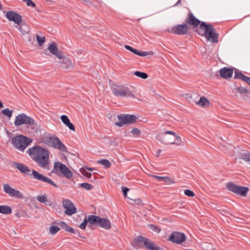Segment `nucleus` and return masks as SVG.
Masks as SVG:
<instances>
[{
    "mask_svg": "<svg viewBox=\"0 0 250 250\" xmlns=\"http://www.w3.org/2000/svg\"><path fill=\"white\" fill-rule=\"evenodd\" d=\"M62 207L65 209V214L71 216L77 212V209L74 204L69 199H63Z\"/></svg>",
    "mask_w": 250,
    "mask_h": 250,
    "instance_id": "13",
    "label": "nucleus"
},
{
    "mask_svg": "<svg viewBox=\"0 0 250 250\" xmlns=\"http://www.w3.org/2000/svg\"><path fill=\"white\" fill-rule=\"evenodd\" d=\"M153 54V52L152 51L150 52H146V51H138L137 55L140 56H146L147 55H152Z\"/></svg>",
    "mask_w": 250,
    "mask_h": 250,
    "instance_id": "41",
    "label": "nucleus"
},
{
    "mask_svg": "<svg viewBox=\"0 0 250 250\" xmlns=\"http://www.w3.org/2000/svg\"><path fill=\"white\" fill-rule=\"evenodd\" d=\"M236 91L240 93H245L248 92L247 89L243 87H238L236 88Z\"/></svg>",
    "mask_w": 250,
    "mask_h": 250,
    "instance_id": "49",
    "label": "nucleus"
},
{
    "mask_svg": "<svg viewBox=\"0 0 250 250\" xmlns=\"http://www.w3.org/2000/svg\"><path fill=\"white\" fill-rule=\"evenodd\" d=\"M67 231L70 232H71L72 233H73L74 234H76L78 232V230H75L74 229H73V228H72L70 227H69V228H68V229Z\"/></svg>",
    "mask_w": 250,
    "mask_h": 250,
    "instance_id": "54",
    "label": "nucleus"
},
{
    "mask_svg": "<svg viewBox=\"0 0 250 250\" xmlns=\"http://www.w3.org/2000/svg\"><path fill=\"white\" fill-rule=\"evenodd\" d=\"M227 188L229 191L243 197H246L249 191L248 187L237 186L233 183H228Z\"/></svg>",
    "mask_w": 250,
    "mask_h": 250,
    "instance_id": "10",
    "label": "nucleus"
},
{
    "mask_svg": "<svg viewBox=\"0 0 250 250\" xmlns=\"http://www.w3.org/2000/svg\"><path fill=\"white\" fill-rule=\"evenodd\" d=\"M53 170L54 172L57 173L59 171L65 178L70 179L73 176V173L64 165L60 162H55Z\"/></svg>",
    "mask_w": 250,
    "mask_h": 250,
    "instance_id": "12",
    "label": "nucleus"
},
{
    "mask_svg": "<svg viewBox=\"0 0 250 250\" xmlns=\"http://www.w3.org/2000/svg\"><path fill=\"white\" fill-rule=\"evenodd\" d=\"M6 18L10 21H13L16 24L21 22V16L18 13L14 11H8L5 15Z\"/></svg>",
    "mask_w": 250,
    "mask_h": 250,
    "instance_id": "20",
    "label": "nucleus"
},
{
    "mask_svg": "<svg viewBox=\"0 0 250 250\" xmlns=\"http://www.w3.org/2000/svg\"><path fill=\"white\" fill-rule=\"evenodd\" d=\"M37 40L38 42V44L40 46H41L43 44L44 40H45V37H41L39 35H37Z\"/></svg>",
    "mask_w": 250,
    "mask_h": 250,
    "instance_id": "42",
    "label": "nucleus"
},
{
    "mask_svg": "<svg viewBox=\"0 0 250 250\" xmlns=\"http://www.w3.org/2000/svg\"><path fill=\"white\" fill-rule=\"evenodd\" d=\"M45 143L48 146L62 152H67V149L62 141L57 136H50L46 138Z\"/></svg>",
    "mask_w": 250,
    "mask_h": 250,
    "instance_id": "5",
    "label": "nucleus"
},
{
    "mask_svg": "<svg viewBox=\"0 0 250 250\" xmlns=\"http://www.w3.org/2000/svg\"><path fill=\"white\" fill-rule=\"evenodd\" d=\"M161 151H161V149H159V150H158V151H157V154H156V156H157V157H158V156L160 155V153H161Z\"/></svg>",
    "mask_w": 250,
    "mask_h": 250,
    "instance_id": "55",
    "label": "nucleus"
},
{
    "mask_svg": "<svg viewBox=\"0 0 250 250\" xmlns=\"http://www.w3.org/2000/svg\"><path fill=\"white\" fill-rule=\"evenodd\" d=\"M4 191L9 195L11 197H14L18 198H23L22 193L18 190L12 188L8 184L3 185Z\"/></svg>",
    "mask_w": 250,
    "mask_h": 250,
    "instance_id": "19",
    "label": "nucleus"
},
{
    "mask_svg": "<svg viewBox=\"0 0 250 250\" xmlns=\"http://www.w3.org/2000/svg\"><path fill=\"white\" fill-rule=\"evenodd\" d=\"M81 187L86 190H91L93 188V186L88 183H83L81 184Z\"/></svg>",
    "mask_w": 250,
    "mask_h": 250,
    "instance_id": "40",
    "label": "nucleus"
},
{
    "mask_svg": "<svg viewBox=\"0 0 250 250\" xmlns=\"http://www.w3.org/2000/svg\"><path fill=\"white\" fill-rule=\"evenodd\" d=\"M118 118L119 122L115 123V125L119 127L128 124H133L137 121V117L135 115L130 114L119 115Z\"/></svg>",
    "mask_w": 250,
    "mask_h": 250,
    "instance_id": "11",
    "label": "nucleus"
},
{
    "mask_svg": "<svg viewBox=\"0 0 250 250\" xmlns=\"http://www.w3.org/2000/svg\"><path fill=\"white\" fill-rule=\"evenodd\" d=\"M61 119L62 123L67 126L69 129L72 131H74L75 130V127L73 124H72L68 117L66 115H62L61 116Z\"/></svg>",
    "mask_w": 250,
    "mask_h": 250,
    "instance_id": "26",
    "label": "nucleus"
},
{
    "mask_svg": "<svg viewBox=\"0 0 250 250\" xmlns=\"http://www.w3.org/2000/svg\"><path fill=\"white\" fill-rule=\"evenodd\" d=\"M134 75L138 77H140L143 79H146L148 77V75L146 73L136 71L134 72Z\"/></svg>",
    "mask_w": 250,
    "mask_h": 250,
    "instance_id": "38",
    "label": "nucleus"
},
{
    "mask_svg": "<svg viewBox=\"0 0 250 250\" xmlns=\"http://www.w3.org/2000/svg\"><path fill=\"white\" fill-rule=\"evenodd\" d=\"M234 78L240 79L247 83L249 85H250V77L245 76L239 70H236L235 71Z\"/></svg>",
    "mask_w": 250,
    "mask_h": 250,
    "instance_id": "24",
    "label": "nucleus"
},
{
    "mask_svg": "<svg viewBox=\"0 0 250 250\" xmlns=\"http://www.w3.org/2000/svg\"><path fill=\"white\" fill-rule=\"evenodd\" d=\"M161 142L166 145L173 144L177 140L180 141L181 138L172 131H166L161 133Z\"/></svg>",
    "mask_w": 250,
    "mask_h": 250,
    "instance_id": "8",
    "label": "nucleus"
},
{
    "mask_svg": "<svg viewBox=\"0 0 250 250\" xmlns=\"http://www.w3.org/2000/svg\"><path fill=\"white\" fill-rule=\"evenodd\" d=\"M131 133L134 136H138L140 134L141 130L136 127H134L132 129Z\"/></svg>",
    "mask_w": 250,
    "mask_h": 250,
    "instance_id": "45",
    "label": "nucleus"
},
{
    "mask_svg": "<svg viewBox=\"0 0 250 250\" xmlns=\"http://www.w3.org/2000/svg\"><path fill=\"white\" fill-rule=\"evenodd\" d=\"M24 2H25L26 5L28 6H32L35 7L36 6L35 3L32 0H23Z\"/></svg>",
    "mask_w": 250,
    "mask_h": 250,
    "instance_id": "48",
    "label": "nucleus"
},
{
    "mask_svg": "<svg viewBox=\"0 0 250 250\" xmlns=\"http://www.w3.org/2000/svg\"><path fill=\"white\" fill-rule=\"evenodd\" d=\"M131 246L136 250L145 248L147 250H160V247L155 245L149 239L138 236L134 238L131 242Z\"/></svg>",
    "mask_w": 250,
    "mask_h": 250,
    "instance_id": "3",
    "label": "nucleus"
},
{
    "mask_svg": "<svg viewBox=\"0 0 250 250\" xmlns=\"http://www.w3.org/2000/svg\"><path fill=\"white\" fill-rule=\"evenodd\" d=\"M150 228L152 230L158 233L160 232L161 231V229L154 225H150Z\"/></svg>",
    "mask_w": 250,
    "mask_h": 250,
    "instance_id": "51",
    "label": "nucleus"
},
{
    "mask_svg": "<svg viewBox=\"0 0 250 250\" xmlns=\"http://www.w3.org/2000/svg\"><path fill=\"white\" fill-rule=\"evenodd\" d=\"M36 199L39 202L44 203L46 206L51 207L53 205L52 202L49 200L45 195H38L36 197Z\"/></svg>",
    "mask_w": 250,
    "mask_h": 250,
    "instance_id": "28",
    "label": "nucleus"
},
{
    "mask_svg": "<svg viewBox=\"0 0 250 250\" xmlns=\"http://www.w3.org/2000/svg\"><path fill=\"white\" fill-rule=\"evenodd\" d=\"M100 218L98 216L90 215L88 217V220L91 225H98Z\"/></svg>",
    "mask_w": 250,
    "mask_h": 250,
    "instance_id": "29",
    "label": "nucleus"
},
{
    "mask_svg": "<svg viewBox=\"0 0 250 250\" xmlns=\"http://www.w3.org/2000/svg\"><path fill=\"white\" fill-rule=\"evenodd\" d=\"M240 158L247 162H250V153L247 151L240 154Z\"/></svg>",
    "mask_w": 250,
    "mask_h": 250,
    "instance_id": "36",
    "label": "nucleus"
},
{
    "mask_svg": "<svg viewBox=\"0 0 250 250\" xmlns=\"http://www.w3.org/2000/svg\"><path fill=\"white\" fill-rule=\"evenodd\" d=\"M14 27L17 28L21 34L23 35L29 32V28L28 26L25 23L21 22L14 25Z\"/></svg>",
    "mask_w": 250,
    "mask_h": 250,
    "instance_id": "25",
    "label": "nucleus"
},
{
    "mask_svg": "<svg viewBox=\"0 0 250 250\" xmlns=\"http://www.w3.org/2000/svg\"><path fill=\"white\" fill-rule=\"evenodd\" d=\"M81 173L85 177L87 178H90L91 177V173L87 172L86 170H85V169H83V171L81 170Z\"/></svg>",
    "mask_w": 250,
    "mask_h": 250,
    "instance_id": "52",
    "label": "nucleus"
},
{
    "mask_svg": "<svg viewBox=\"0 0 250 250\" xmlns=\"http://www.w3.org/2000/svg\"><path fill=\"white\" fill-rule=\"evenodd\" d=\"M27 153L39 167L43 169H49L50 161L49 151L47 149L36 145L29 148Z\"/></svg>",
    "mask_w": 250,
    "mask_h": 250,
    "instance_id": "1",
    "label": "nucleus"
},
{
    "mask_svg": "<svg viewBox=\"0 0 250 250\" xmlns=\"http://www.w3.org/2000/svg\"><path fill=\"white\" fill-rule=\"evenodd\" d=\"M197 104H198L200 106L204 107L207 105H208L209 104V101L205 97H201L198 102L196 103Z\"/></svg>",
    "mask_w": 250,
    "mask_h": 250,
    "instance_id": "33",
    "label": "nucleus"
},
{
    "mask_svg": "<svg viewBox=\"0 0 250 250\" xmlns=\"http://www.w3.org/2000/svg\"><path fill=\"white\" fill-rule=\"evenodd\" d=\"M97 163L104 166L105 168H109L111 166L110 162L106 159H102L98 161Z\"/></svg>",
    "mask_w": 250,
    "mask_h": 250,
    "instance_id": "35",
    "label": "nucleus"
},
{
    "mask_svg": "<svg viewBox=\"0 0 250 250\" xmlns=\"http://www.w3.org/2000/svg\"><path fill=\"white\" fill-rule=\"evenodd\" d=\"M54 55H55L56 57H57L58 59L61 60L65 57H64L63 54L62 53V51H58L57 52V53L56 54H54Z\"/></svg>",
    "mask_w": 250,
    "mask_h": 250,
    "instance_id": "50",
    "label": "nucleus"
},
{
    "mask_svg": "<svg viewBox=\"0 0 250 250\" xmlns=\"http://www.w3.org/2000/svg\"><path fill=\"white\" fill-rule=\"evenodd\" d=\"M14 165L15 167L17 168L19 171H20L21 173L26 174L28 176H29V174L30 173L32 170L28 168V167L25 165L21 163H15Z\"/></svg>",
    "mask_w": 250,
    "mask_h": 250,
    "instance_id": "23",
    "label": "nucleus"
},
{
    "mask_svg": "<svg viewBox=\"0 0 250 250\" xmlns=\"http://www.w3.org/2000/svg\"><path fill=\"white\" fill-rule=\"evenodd\" d=\"M186 23L192 25L193 27H197L201 24V21L197 19L191 12L188 14V17L185 20Z\"/></svg>",
    "mask_w": 250,
    "mask_h": 250,
    "instance_id": "21",
    "label": "nucleus"
},
{
    "mask_svg": "<svg viewBox=\"0 0 250 250\" xmlns=\"http://www.w3.org/2000/svg\"><path fill=\"white\" fill-rule=\"evenodd\" d=\"M29 176L31 179L47 183L56 188L58 187L57 185L50 178L44 176L34 169H32L30 173L29 174Z\"/></svg>",
    "mask_w": 250,
    "mask_h": 250,
    "instance_id": "9",
    "label": "nucleus"
},
{
    "mask_svg": "<svg viewBox=\"0 0 250 250\" xmlns=\"http://www.w3.org/2000/svg\"><path fill=\"white\" fill-rule=\"evenodd\" d=\"M48 49L49 50L50 53L53 55L56 54L57 52L58 51V48L54 42L50 43L49 45Z\"/></svg>",
    "mask_w": 250,
    "mask_h": 250,
    "instance_id": "34",
    "label": "nucleus"
},
{
    "mask_svg": "<svg viewBox=\"0 0 250 250\" xmlns=\"http://www.w3.org/2000/svg\"><path fill=\"white\" fill-rule=\"evenodd\" d=\"M129 188L126 187H122V191L123 192L124 196L125 197L127 195V192L128 191Z\"/></svg>",
    "mask_w": 250,
    "mask_h": 250,
    "instance_id": "53",
    "label": "nucleus"
},
{
    "mask_svg": "<svg viewBox=\"0 0 250 250\" xmlns=\"http://www.w3.org/2000/svg\"><path fill=\"white\" fill-rule=\"evenodd\" d=\"M4 191L9 195L11 197H14L18 198H23L22 193L18 190L12 188L8 184L3 185Z\"/></svg>",
    "mask_w": 250,
    "mask_h": 250,
    "instance_id": "16",
    "label": "nucleus"
},
{
    "mask_svg": "<svg viewBox=\"0 0 250 250\" xmlns=\"http://www.w3.org/2000/svg\"><path fill=\"white\" fill-rule=\"evenodd\" d=\"M196 32L201 36H205L207 41L212 43L218 42L219 34L215 32V29L209 24L201 22L199 27Z\"/></svg>",
    "mask_w": 250,
    "mask_h": 250,
    "instance_id": "2",
    "label": "nucleus"
},
{
    "mask_svg": "<svg viewBox=\"0 0 250 250\" xmlns=\"http://www.w3.org/2000/svg\"><path fill=\"white\" fill-rule=\"evenodd\" d=\"M60 230V228L57 226H51L49 228V232L52 234H55Z\"/></svg>",
    "mask_w": 250,
    "mask_h": 250,
    "instance_id": "39",
    "label": "nucleus"
},
{
    "mask_svg": "<svg viewBox=\"0 0 250 250\" xmlns=\"http://www.w3.org/2000/svg\"><path fill=\"white\" fill-rule=\"evenodd\" d=\"M98 226L106 229H109L111 227V223L109 220L101 217L99 220Z\"/></svg>",
    "mask_w": 250,
    "mask_h": 250,
    "instance_id": "27",
    "label": "nucleus"
},
{
    "mask_svg": "<svg viewBox=\"0 0 250 250\" xmlns=\"http://www.w3.org/2000/svg\"><path fill=\"white\" fill-rule=\"evenodd\" d=\"M181 0H178L177 2L176 3V5H178L181 3Z\"/></svg>",
    "mask_w": 250,
    "mask_h": 250,
    "instance_id": "58",
    "label": "nucleus"
},
{
    "mask_svg": "<svg viewBox=\"0 0 250 250\" xmlns=\"http://www.w3.org/2000/svg\"><path fill=\"white\" fill-rule=\"evenodd\" d=\"M233 70L232 68L227 67L221 68L220 70V75L221 77L225 79H229L232 77Z\"/></svg>",
    "mask_w": 250,
    "mask_h": 250,
    "instance_id": "22",
    "label": "nucleus"
},
{
    "mask_svg": "<svg viewBox=\"0 0 250 250\" xmlns=\"http://www.w3.org/2000/svg\"><path fill=\"white\" fill-rule=\"evenodd\" d=\"M14 125L16 126H19L22 125H29L33 129L37 127V124L34 120L24 113L20 114L16 116Z\"/></svg>",
    "mask_w": 250,
    "mask_h": 250,
    "instance_id": "6",
    "label": "nucleus"
},
{
    "mask_svg": "<svg viewBox=\"0 0 250 250\" xmlns=\"http://www.w3.org/2000/svg\"><path fill=\"white\" fill-rule=\"evenodd\" d=\"M12 212L11 208L6 205H0V213L3 214H9Z\"/></svg>",
    "mask_w": 250,
    "mask_h": 250,
    "instance_id": "32",
    "label": "nucleus"
},
{
    "mask_svg": "<svg viewBox=\"0 0 250 250\" xmlns=\"http://www.w3.org/2000/svg\"><path fill=\"white\" fill-rule=\"evenodd\" d=\"M153 177L156 179L158 181H164L168 183H174V181L170 177L167 176H159L153 175Z\"/></svg>",
    "mask_w": 250,
    "mask_h": 250,
    "instance_id": "31",
    "label": "nucleus"
},
{
    "mask_svg": "<svg viewBox=\"0 0 250 250\" xmlns=\"http://www.w3.org/2000/svg\"><path fill=\"white\" fill-rule=\"evenodd\" d=\"M62 64V66L64 68H69L72 67V63L71 61L67 57H64L62 60V61L59 62Z\"/></svg>",
    "mask_w": 250,
    "mask_h": 250,
    "instance_id": "30",
    "label": "nucleus"
},
{
    "mask_svg": "<svg viewBox=\"0 0 250 250\" xmlns=\"http://www.w3.org/2000/svg\"><path fill=\"white\" fill-rule=\"evenodd\" d=\"M4 191L9 195L11 197H14L18 198H23L22 193L18 190L12 188L8 184L3 185Z\"/></svg>",
    "mask_w": 250,
    "mask_h": 250,
    "instance_id": "18",
    "label": "nucleus"
},
{
    "mask_svg": "<svg viewBox=\"0 0 250 250\" xmlns=\"http://www.w3.org/2000/svg\"><path fill=\"white\" fill-rule=\"evenodd\" d=\"M83 169H85H85H87V170H88L89 171H92L93 170V168H90V167H85Z\"/></svg>",
    "mask_w": 250,
    "mask_h": 250,
    "instance_id": "56",
    "label": "nucleus"
},
{
    "mask_svg": "<svg viewBox=\"0 0 250 250\" xmlns=\"http://www.w3.org/2000/svg\"><path fill=\"white\" fill-rule=\"evenodd\" d=\"M60 226H61L62 229H64L65 231H67L69 226L67 225V224L64 222H61L59 223Z\"/></svg>",
    "mask_w": 250,
    "mask_h": 250,
    "instance_id": "46",
    "label": "nucleus"
},
{
    "mask_svg": "<svg viewBox=\"0 0 250 250\" xmlns=\"http://www.w3.org/2000/svg\"><path fill=\"white\" fill-rule=\"evenodd\" d=\"M111 90L116 97L136 98V96L129 87L124 85H113Z\"/></svg>",
    "mask_w": 250,
    "mask_h": 250,
    "instance_id": "4",
    "label": "nucleus"
},
{
    "mask_svg": "<svg viewBox=\"0 0 250 250\" xmlns=\"http://www.w3.org/2000/svg\"><path fill=\"white\" fill-rule=\"evenodd\" d=\"M3 107V104L2 103L1 101L0 100V108H2Z\"/></svg>",
    "mask_w": 250,
    "mask_h": 250,
    "instance_id": "57",
    "label": "nucleus"
},
{
    "mask_svg": "<svg viewBox=\"0 0 250 250\" xmlns=\"http://www.w3.org/2000/svg\"><path fill=\"white\" fill-rule=\"evenodd\" d=\"M1 112L4 115L7 116L9 118H10L12 116L13 110H10L9 108H6L4 109H3L1 111Z\"/></svg>",
    "mask_w": 250,
    "mask_h": 250,
    "instance_id": "37",
    "label": "nucleus"
},
{
    "mask_svg": "<svg viewBox=\"0 0 250 250\" xmlns=\"http://www.w3.org/2000/svg\"><path fill=\"white\" fill-rule=\"evenodd\" d=\"M125 47L127 50L131 51V52L134 53L135 54L137 55L138 50L135 49V48L128 45H125Z\"/></svg>",
    "mask_w": 250,
    "mask_h": 250,
    "instance_id": "43",
    "label": "nucleus"
},
{
    "mask_svg": "<svg viewBox=\"0 0 250 250\" xmlns=\"http://www.w3.org/2000/svg\"><path fill=\"white\" fill-rule=\"evenodd\" d=\"M186 240V236L184 233L174 231L170 235L169 240L176 244H181Z\"/></svg>",
    "mask_w": 250,
    "mask_h": 250,
    "instance_id": "15",
    "label": "nucleus"
},
{
    "mask_svg": "<svg viewBox=\"0 0 250 250\" xmlns=\"http://www.w3.org/2000/svg\"><path fill=\"white\" fill-rule=\"evenodd\" d=\"M188 30L189 27L185 22L173 26L171 28L170 32L176 35H184L188 33Z\"/></svg>",
    "mask_w": 250,
    "mask_h": 250,
    "instance_id": "14",
    "label": "nucleus"
},
{
    "mask_svg": "<svg viewBox=\"0 0 250 250\" xmlns=\"http://www.w3.org/2000/svg\"><path fill=\"white\" fill-rule=\"evenodd\" d=\"M4 191L9 195L11 197H14L18 198H23L22 193L18 190L12 188L8 184L3 185Z\"/></svg>",
    "mask_w": 250,
    "mask_h": 250,
    "instance_id": "17",
    "label": "nucleus"
},
{
    "mask_svg": "<svg viewBox=\"0 0 250 250\" xmlns=\"http://www.w3.org/2000/svg\"><path fill=\"white\" fill-rule=\"evenodd\" d=\"M88 222V218L86 217L84 219L83 222L80 225V228L81 229H84L86 228Z\"/></svg>",
    "mask_w": 250,
    "mask_h": 250,
    "instance_id": "44",
    "label": "nucleus"
},
{
    "mask_svg": "<svg viewBox=\"0 0 250 250\" xmlns=\"http://www.w3.org/2000/svg\"><path fill=\"white\" fill-rule=\"evenodd\" d=\"M83 0L84 1H85V2H88V0Z\"/></svg>",
    "mask_w": 250,
    "mask_h": 250,
    "instance_id": "59",
    "label": "nucleus"
},
{
    "mask_svg": "<svg viewBox=\"0 0 250 250\" xmlns=\"http://www.w3.org/2000/svg\"><path fill=\"white\" fill-rule=\"evenodd\" d=\"M31 142L28 138L23 135H18L12 140V145L18 149L23 151Z\"/></svg>",
    "mask_w": 250,
    "mask_h": 250,
    "instance_id": "7",
    "label": "nucleus"
},
{
    "mask_svg": "<svg viewBox=\"0 0 250 250\" xmlns=\"http://www.w3.org/2000/svg\"><path fill=\"white\" fill-rule=\"evenodd\" d=\"M184 193L185 195L188 197H193L194 196V193L193 192L189 189H186L184 190Z\"/></svg>",
    "mask_w": 250,
    "mask_h": 250,
    "instance_id": "47",
    "label": "nucleus"
}]
</instances>
